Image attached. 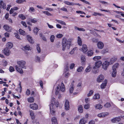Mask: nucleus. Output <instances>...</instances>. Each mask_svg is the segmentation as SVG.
Returning a JSON list of instances; mask_svg holds the SVG:
<instances>
[{
  "label": "nucleus",
  "instance_id": "obj_45",
  "mask_svg": "<svg viewBox=\"0 0 124 124\" xmlns=\"http://www.w3.org/2000/svg\"><path fill=\"white\" fill-rule=\"evenodd\" d=\"M25 0H16V2L18 3H23V2H26Z\"/></svg>",
  "mask_w": 124,
  "mask_h": 124
},
{
  "label": "nucleus",
  "instance_id": "obj_8",
  "mask_svg": "<svg viewBox=\"0 0 124 124\" xmlns=\"http://www.w3.org/2000/svg\"><path fill=\"white\" fill-rule=\"evenodd\" d=\"M108 114L107 112H102L98 114L97 116L100 118H104Z\"/></svg>",
  "mask_w": 124,
  "mask_h": 124
},
{
  "label": "nucleus",
  "instance_id": "obj_59",
  "mask_svg": "<svg viewBox=\"0 0 124 124\" xmlns=\"http://www.w3.org/2000/svg\"><path fill=\"white\" fill-rule=\"evenodd\" d=\"M56 36L57 38H62L63 36L62 34H57Z\"/></svg>",
  "mask_w": 124,
  "mask_h": 124
},
{
  "label": "nucleus",
  "instance_id": "obj_51",
  "mask_svg": "<svg viewBox=\"0 0 124 124\" xmlns=\"http://www.w3.org/2000/svg\"><path fill=\"white\" fill-rule=\"evenodd\" d=\"M90 107V105L88 104L84 105V108L86 109H88Z\"/></svg>",
  "mask_w": 124,
  "mask_h": 124
},
{
  "label": "nucleus",
  "instance_id": "obj_54",
  "mask_svg": "<svg viewBox=\"0 0 124 124\" xmlns=\"http://www.w3.org/2000/svg\"><path fill=\"white\" fill-rule=\"evenodd\" d=\"M93 33L95 36L99 37H101L97 33L96 31H93Z\"/></svg>",
  "mask_w": 124,
  "mask_h": 124
},
{
  "label": "nucleus",
  "instance_id": "obj_6",
  "mask_svg": "<svg viewBox=\"0 0 124 124\" xmlns=\"http://www.w3.org/2000/svg\"><path fill=\"white\" fill-rule=\"evenodd\" d=\"M3 52L5 55L7 56H9L11 53L10 50L7 48H5L3 50Z\"/></svg>",
  "mask_w": 124,
  "mask_h": 124
},
{
  "label": "nucleus",
  "instance_id": "obj_9",
  "mask_svg": "<svg viewBox=\"0 0 124 124\" xmlns=\"http://www.w3.org/2000/svg\"><path fill=\"white\" fill-rule=\"evenodd\" d=\"M74 81H73L72 82L71 84L70 85V86L69 89V91L70 93H72L74 90Z\"/></svg>",
  "mask_w": 124,
  "mask_h": 124
},
{
  "label": "nucleus",
  "instance_id": "obj_64",
  "mask_svg": "<svg viewBox=\"0 0 124 124\" xmlns=\"http://www.w3.org/2000/svg\"><path fill=\"white\" fill-rule=\"evenodd\" d=\"M89 124H95V122L94 121L92 120L89 122Z\"/></svg>",
  "mask_w": 124,
  "mask_h": 124
},
{
  "label": "nucleus",
  "instance_id": "obj_52",
  "mask_svg": "<svg viewBox=\"0 0 124 124\" xmlns=\"http://www.w3.org/2000/svg\"><path fill=\"white\" fill-rule=\"evenodd\" d=\"M40 58L38 56H36L35 58V60L37 62H39L40 61Z\"/></svg>",
  "mask_w": 124,
  "mask_h": 124
},
{
  "label": "nucleus",
  "instance_id": "obj_5",
  "mask_svg": "<svg viewBox=\"0 0 124 124\" xmlns=\"http://www.w3.org/2000/svg\"><path fill=\"white\" fill-rule=\"evenodd\" d=\"M109 62L107 61H105L102 65V68L104 70H106L109 65Z\"/></svg>",
  "mask_w": 124,
  "mask_h": 124
},
{
  "label": "nucleus",
  "instance_id": "obj_14",
  "mask_svg": "<svg viewBox=\"0 0 124 124\" xmlns=\"http://www.w3.org/2000/svg\"><path fill=\"white\" fill-rule=\"evenodd\" d=\"M6 47L9 49H11L12 48L13 46V43L11 42H8L6 44Z\"/></svg>",
  "mask_w": 124,
  "mask_h": 124
},
{
  "label": "nucleus",
  "instance_id": "obj_12",
  "mask_svg": "<svg viewBox=\"0 0 124 124\" xmlns=\"http://www.w3.org/2000/svg\"><path fill=\"white\" fill-rule=\"evenodd\" d=\"M102 63V62L101 61H99L95 63L94 67L99 68L101 65Z\"/></svg>",
  "mask_w": 124,
  "mask_h": 124
},
{
  "label": "nucleus",
  "instance_id": "obj_7",
  "mask_svg": "<svg viewBox=\"0 0 124 124\" xmlns=\"http://www.w3.org/2000/svg\"><path fill=\"white\" fill-rule=\"evenodd\" d=\"M104 79V76L102 74L99 75L97 77V81L98 82H102Z\"/></svg>",
  "mask_w": 124,
  "mask_h": 124
},
{
  "label": "nucleus",
  "instance_id": "obj_19",
  "mask_svg": "<svg viewBox=\"0 0 124 124\" xmlns=\"http://www.w3.org/2000/svg\"><path fill=\"white\" fill-rule=\"evenodd\" d=\"M52 124H58L56 118L55 117H53L51 118Z\"/></svg>",
  "mask_w": 124,
  "mask_h": 124
},
{
  "label": "nucleus",
  "instance_id": "obj_48",
  "mask_svg": "<svg viewBox=\"0 0 124 124\" xmlns=\"http://www.w3.org/2000/svg\"><path fill=\"white\" fill-rule=\"evenodd\" d=\"M19 17L22 20H24L26 18L22 14H19Z\"/></svg>",
  "mask_w": 124,
  "mask_h": 124
},
{
  "label": "nucleus",
  "instance_id": "obj_58",
  "mask_svg": "<svg viewBox=\"0 0 124 124\" xmlns=\"http://www.w3.org/2000/svg\"><path fill=\"white\" fill-rule=\"evenodd\" d=\"M19 32L20 34L23 36L25 35L26 34L25 31H19Z\"/></svg>",
  "mask_w": 124,
  "mask_h": 124
},
{
  "label": "nucleus",
  "instance_id": "obj_41",
  "mask_svg": "<svg viewBox=\"0 0 124 124\" xmlns=\"http://www.w3.org/2000/svg\"><path fill=\"white\" fill-rule=\"evenodd\" d=\"M28 11L29 12L32 13L35 11V9L33 7H31L30 8Z\"/></svg>",
  "mask_w": 124,
  "mask_h": 124
},
{
  "label": "nucleus",
  "instance_id": "obj_60",
  "mask_svg": "<svg viewBox=\"0 0 124 124\" xmlns=\"http://www.w3.org/2000/svg\"><path fill=\"white\" fill-rule=\"evenodd\" d=\"M60 9L61 10H62V11H65V12H67V9L64 7H62V8H61Z\"/></svg>",
  "mask_w": 124,
  "mask_h": 124
},
{
  "label": "nucleus",
  "instance_id": "obj_11",
  "mask_svg": "<svg viewBox=\"0 0 124 124\" xmlns=\"http://www.w3.org/2000/svg\"><path fill=\"white\" fill-rule=\"evenodd\" d=\"M97 46L98 48L102 49L104 46V44L103 42L101 41L98 42L97 43Z\"/></svg>",
  "mask_w": 124,
  "mask_h": 124
},
{
  "label": "nucleus",
  "instance_id": "obj_56",
  "mask_svg": "<svg viewBox=\"0 0 124 124\" xmlns=\"http://www.w3.org/2000/svg\"><path fill=\"white\" fill-rule=\"evenodd\" d=\"M14 34L15 35V37H16L17 39H20V36H19L18 34L17 33H14Z\"/></svg>",
  "mask_w": 124,
  "mask_h": 124
},
{
  "label": "nucleus",
  "instance_id": "obj_39",
  "mask_svg": "<svg viewBox=\"0 0 124 124\" xmlns=\"http://www.w3.org/2000/svg\"><path fill=\"white\" fill-rule=\"evenodd\" d=\"M96 67H94L93 70V73L94 74H96L98 73V70L97 69H96Z\"/></svg>",
  "mask_w": 124,
  "mask_h": 124
},
{
  "label": "nucleus",
  "instance_id": "obj_55",
  "mask_svg": "<svg viewBox=\"0 0 124 124\" xmlns=\"http://www.w3.org/2000/svg\"><path fill=\"white\" fill-rule=\"evenodd\" d=\"M37 49L38 53H39L40 52V49L39 44H37Z\"/></svg>",
  "mask_w": 124,
  "mask_h": 124
},
{
  "label": "nucleus",
  "instance_id": "obj_18",
  "mask_svg": "<svg viewBox=\"0 0 124 124\" xmlns=\"http://www.w3.org/2000/svg\"><path fill=\"white\" fill-rule=\"evenodd\" d=\"M87 48L86 45H82V48L81 49V51L84 53L86 52L87 50Z\"/></svg>",
  "mask_w": 124,
  "mask_h": 124
},
{
  "label": "nucleus",
  "instance_id": "obj_4",
  "mask_svg": "<svg viewBox=\"0 0 124 124\" xmlns=\"http://www.w3.org/2000/svg\"><path fill=\"white\" fill-rule=\"evenodd\" d=\"M72 40V39H69L68 40L65 38H64L62 39V50L65 51L66 48L67 49H70Z\"/></svg>",
  "mask_w": 124,
  "mask_h": 124
},
{
  "label": "nucleus",
  "instance_id": "obj_37",
  "mask_svg": "<svg viewBox=\"0 0 124 124\" xmlns=\"http://www.w3.org/2000/svg\"><path fill=\"white\" fill-rule=\"evenodd\" d=\"M93 92H94L93 90H90L89 93L87 94V96L89 97L91 96L93 94Z\"/></svg>",
  "mask_w": 124,
  "mask_h": 124
},
{
  "label": "nucleus",
  "instance_id": "obj_27",
  "mask_svg": "<svg viewBox=\"0 0 124 124\" xmlns=\"http://www.w3.org/2000/svg\"><path fill=\"white\" fill-rule=\"evenodd\" d=\"M95 108L96 109H99V110L101 109L102 108V106L100 104H96L95 106Z\"/></svg>",
  "mask_w": 124,
  "mask_h": 124
},
{
  "label": "nucleus",
  "instance_id": "obj_44",
  "mask_svg": "<svg viewBox=\"0 0 124 124\" xmlns=\"http://www.w3.org/2000/svg\"><path fill=\"white\" fill-rule=\"evenodd\" d=\"M113 5L115 6V7L119 8H121L122 10L124 11V6H122L121 7L118 6L115 4H113Z\"/></svg>",
  "mask_w": 124,
  "mask_h": 124
},
{
  "label": "nucleus",
  "instance_id": "obj_57",
  "mask_svg": "<svg viewBox=\"0 0 124 124\" xmlns=\"http://www.w3.org/2000/svg\"><path fill=\"white\" fill-rule=\"evenodd\" d=\"M104 106L106 108H109L111 106V105L109 103H107L104 105Z\"/></svg>",
  "mask_w": 124,
  "mask_h": 124
},
{
  "label": "nucleus",
  "instance_id": "obj_40",
  "mask_svg": "<svg viewBox=\"0 0 124 124\" xmlns=\"http://www.w3.org/2000/svg\"><path fill=\"white\" fill-rule=\"evenodd\" d=\"M56 21L58 23H60L61 24H63L65 25H66L65 23L63 21L57 20V19L56 20Z\"/></svg>",
  "mask_w": 124,
  "mask_h": 124
},
{
  "label": "nucleus",
  "instance_id": "obj_26",
  "mask_svg": "<svg viewBox=\"0 0 124 124\" xmlns=\"http://www.w3.org/2000/svg\"><path fill=\"white\" fill-rule=\"evenodd\" d=\"M85 118L83 117L80 120L79 124H85L86 122V121L85 120Z\"/></svg>",
  "mask_w": 124,
  "mask_h": 124
},
{
  "label": "nucleus",
  "instance_id": "obj_61",
  "mask_svg": "<svg viewBox=\"0 0 124 124\" xmlns=\"http://www.w3.org/2000/svg\"><path fill=\"white\" fill-rule=\"evenodd\" d=\"M99 2L102 4H108V3L107 2H106L105 1H101V0H100L99 1Z\"/></svg>",
  "mask_w": 124,
  "mask_h": 124
},
{
  "label": "nucleus",
  "instance_id": "obj_50",
  "mask_svg": "<svg viewBox=\"0 0 124 124\" xmlns=\"http://www.w3.org/2000/svg\"><path fill=\"white\" fill-rule=\"evenodd\" d=\"M77 47H75L73 48L71 51L69 53L71 54H73L74 52V51L76 50Z\"/></svg>",
  "mask_w": 124,
  "mask_h": 124
},
{
  "label": "nucleus",
  "instance_id": "obj_34",
  "mask_svg": "<svg viewBox=\"0 0 124 124\" xmlns=\"http://www.w3.org/2000/svg\"><path fill=\"white\" fill-rule=\"evenodd\" d=\"M83 107L82 105H80L78 106V110L79 112L80 113H82L83 112Z\"/></svg>",
  "mask_w": 124,
  "mask_h": 124
},
{
  "label": "nucleus",
  "instance_id": "obj_1",
  "mask_svg": "<svg viewBox=\"0 0 124 124\" xmlns=\"http://www.w3.org/2000/svg\"><path fill=\"white\" fill-rule=\"evenodd\" d=\"M56 84L57 85L56 89L55 92V94L57 96L59 99L61 97V92H65V88L64 84L62 82L60 81H58L56 83Z\"/></svg>",
  "mask_w": 124,
  "mask_h": 124
},
{
  "label": "nucleus",
  "instance_id": "obj_46",
  "mask_svg": "<svg viewBox=\"0 0 124 124\" xmlns=\"http://www.w3.org/2000/svg\"><path fill=\"white\" fill-rule=\"evenodd\" d=\"M75 29L80 31H85V30L83 28H79L77 27H75Z\"/></svg>",
  "mask_w": 124,
  "mask_h": 124
},
{
  "label": "nucleus",
  "instance_id": "obj_23",
  "mask_svg": "<svg viewBox=\"0 0 124 124\" xmlns=\"http://www.w3.org/2000/svg\"><path fill=\"white\" fill-rule=\"evenodd\" d=\"M23 48L25 50L28 51L31 50V47L29 45H26L25 46H23Z\"/></svg>",
  "mask_w": 124,
  "mask_h": 124
},
{
  "label": "nucleus",
  "instance_id": "obj_42",
  "mask_svg": "<svg viewBox=\"0 0 124 124\" xmlns=\"http://www.w3.org/2000/svg\"><path fill=\"white\" fill-rule=\"evenodd\" d=\"M81 59L82 63H84L85 61V56L82 55L81 56Z\"/></svg>",
  "mask_w": 124,
  "mask_h": 124
},
{
  "label": "nucleus",
  "instance_id": "obj_17",
  "mask_svg": "<svg viewBox=\"0 0 124 124\" xmlns=\"http://www.w3.org/2000/svg\"><path fill=\"white\" fill-rule=\"evenodd\" d=\"M6 8V4L4 3L3 1L0 0V8H3V9H5Z\"/></svg>",
  "mask_w": 124,
  "mask_h": 124
},
{
  "label": "nucleus",
  "instance_id": "obj_10",
  "mask_svg": "<svg viewBox=\"0 0 124 124\" xmlns=\"http://www.w3.org/2000/svg\"><path fill=\"white\" fill-rule=\"evenodd\" d=\"M66 69L64 70L63 74L65 77L66 78H68L70 75V74L68 72V68L67 67H66Z\"/></svg>",
  "mask_w": 124,
  "mask_h": 124
},
{
  "label": "nucleus",
  "instance_id": "obj_28",
  "mask_svg": "<svg viewBox=\"0 0 124 124\" xmlns=\"http://www.w3.org/2000/svg\"><path fill=\"white\" fill-rule=\"evenodd\" d=\"M77 42L78 45L81 46L82 45V41L81 39L80 38L79 36H78V37Z\"/></svg>",
  "mask_w": 124,
  "mask_h": 124
},
{
  "label": "nucleus",
  "instance_id": "obj_33",
  "mask_svg": "<svg viewBox=\"0 0 124 124\" xmlns=\"http://www.w3.org/2000/svg\"><path fill=\"white\" fill-rule=\"evenodd\" d=\"M2 63L3 66H6L8 64V62L5 60H3L2 61Z\"/></svg>",
  "mask_w": 124,
  "mask_h": 124
},
{
  "label": "nucleus",
  "instance_id": "obj_24",
  "mask_svg": "<svg viewBox=\"0 0 124 124\" xmlns=\"http://www.w3.org/2000/svg\"><path fill=\"white\" fill-rule=\"evenodd\" d=\"M117 58L116 57L114 56L112 57L110 60V62L112 63L115 62L117 60Z\"/></svg>",
  "mask_w": 124,
  "mask_h": 124
},
{
  "label": "nucleus",
  "instance_id": "obj_25",
  "mask_svg": "<svg viewBox=\"0 0 124 124\" xmlns=\"http://www.w3.org/2000/svg\"><path fill=\"white\" fill-rule=\"evenodd\" d=\"M113 70L112 73V76L113 77H115L117 71L116 69H112Z\"/></svg>",
  "mask_w": 124,
  "mask_h": 124
},
{
  "label": "nucleus",
  "instance_id": "obj_20",
  "mask_svg": "<svg viewBox=\"0 0 124 124\" xmlns=\"http://www.w3.org/2000/svg\"><path fill=\"white\" fill-rule=\"evenodd\" d=\"M107 82V80H105L103 82L101 85V88L102 89L105 88Z\"/></svg>",
  "mask_w": 124,
  "mask_h": 124
},
{
  "label": "nucleus",
  "instance_id": "obj_36",
  "mask_svg": "<svg viewBox=\"0 0 124 124\" xmlns=\"http://www.w3.org/2000/svg\"><path fill=\"white\" fill-rule=\"evenodd\" d=\"M29 20L32 23H36L37 22V20L35 18L33 19L29 18Z\"/></svg>",
  "mask_w": 124,
  "mask_h": 124
},
{
  "label": "nucleus",
  "instance_id": "obj_35",
  "mask_svg": "<svg viewBox=\"0 0 124 124\" xmlns=\"http://www.w3.org/2000/svg\"><path fill=\"white\" fill-rule=\"evenodd\" d=\"M28 101L29 102L32 103L34 101V98L32 97H30L28 99Z\"/></svg>",
  "mask_w": 124,
  "mask_h": 124
},
{
  "label": "nucleus",
  "instance_id": "obj_63",
  "mask_svg": "<svg viewBox=\"0 0 124 124\" xmlns=\"http://www.w3.org/2000/svg\"><path fill=\"white\" fill-rule=\"evenodd\" d=\"M5 36L6 37H9V34L7 32H6L4 34Z\"/></svg>",
  "mask_w": 124,
  "mask_h": 124
},
{
  "label": "nucleus",
  "instance_id": "obj_16",
  "mask_svg": "<svg viewBox=\"0 0 124 124\" xmlns=\"http://www.w3.org/2000/svg\"><path fill=\"white\" fill-rule=\"evenodd\" d=\"M27 38L28 41L31 44H33L34 43V41L32 37L29 35L27 36Z\"/></svg>",
  "mask_w": 124,
  "mask_h": 124
},
{
  "label": "nucleus",
  "instance_id": "obj_47",
  "mask_svg": "<svg viewBox=\"0 0 124 124\" xmlns=\"http://www.w3.org/2000/svg\"><path fill=\"white\" fill-rule=\"evenodd\" d=\"M83 69V67L82 66H80L77 69V71L78 72H81L82 71Z\"/></svg>",
  "mask_w": 124,
  "mask_h": 124
},
{
  "label": "nucleus",
  "instance_id": "obj_62",
  "mask_svg": "<svg viewBox=\"0 0 124 124\" xmlns=\"http://www.w3.org/2000/svg\"><path fill=\"white\" fill-rule=\"evenodd\" d=\"M75 64L72 63L70 65V69H72L75 66Z\"/></svg>",
  "mask_w": 124,
  "mask_h": 124
},
{
  "label": "nucleus",
  "instance_id": "obj_13",
  "mask_svg": "<svg viewBox=\"0 0 124 124\" xmlns=\"http://www.w3.org/2000/svg\"><path fill=\"white\" fill-rule=\"evenodd\" d=\"M65 110H68L70 108V105L69 101L67 100H66L65 104Z\"/></svg>",
  "mask_w": 124,
  "mask_h": 124
},
{
  "label": "nucleus",
  "instance_id": "obj_31",
  "mask_svg": "<svg viewBox=\"0 0 124 124\" xmlns=\"http://www.w3.org/2000/svg\"><path fill=\"white\" fill-rule=\"evenodd\" d=\"M93 52L91 50H89L87 53V55L88 56H91L93 55Z\"/></svg>",
  "mask_w": 124,
  "mask_h": 124
},
{
  "label": "nucleus",
  "instance_id": "obj_2",
  "mask_svg": "<svg viewBox=\"0 0 124 124\" xmlns=\"http://www.w3.org/2000/svg\"><path fill=\"white\" fill-rule=\"evenodd\" d=\"M55 99L52 97L51 99V102L49 105L50 113L51 115H54L55 114V108L58 106L59 103L57 101H55Z\"/></svg>",
  "mask_w": 124,
  "mask_h": 124
},
{
  "label": "nucleus",
  "instance_id": "obj_32",
  "mask_svg": "<svg viewBox=\"0 0 124 124\" xmlns=\"http://www.w3.org/2000/svg\"><path fill=\"white\" fill-rule=\"evenodd\" d=\"M101 58V56H95L93 58V60L96 61L100 59Z\"/></svg>",
  "mask_w": 124,
  "mask_h": 124
},
{
  "label": "nucleus",
  "instance_id": "obj_43",
  "mask_svg": "<svg viewBox=\"0 0 124 124\" xmlns=\"http://www.w3.org/2000/svg\"><path fill=\"white\" fill-rule=\"evenodd\" d=\"M3 28L6 31L9 30L10 28V27L7 25H4L3 26Z\"/></svg>",
  "mask_w": 124,
  "mask_h": 124
},
{
  "label": "nucleus",
  "instance_id": "obj_22",
  "mask_svg": "<svg viewBox=\"0 0 124 124\" xmlns=\"http://www.w3.org/2000/svg\"><path fill=\"white\" fill-rule=\"evenodd\" d=\"M121 118L120 117H116L113 118L111 120L112 122L113 123L118 122L120 120Z\"/></svg>",
  "mask_w": 124,
  "mask_h": 124
},
{
  "label": "nucleus",
  "instance_id": "obj_15",
  "mask_svg": "<svg viewBox=\"0 0 124 124\" xmlns=\"http://www.w3.org/2000/svg\"><path fill=\"white\" fill-rule=\"evenodd\" d=\"M30 107L33 110H36L38 108V106L37 104L34 103L33 104H31L30 105Z\"/></svg>",
  "mask_w": 124,
  "mask_h": 124
},
{
  "label": "nucleus",
  "instance_id": "obj_30",
  "mask_svg": "<svg viewBox=\"0 0 124 124\" xmlns=\"http://www.w3.org/2000/svg\"><path fill=\"white\" fill-rule=\"evenodd\" d=\"M100 95L98 93H97L95 94L93 97V99L96 100L97 99H99L100 98Z\"/></svg>",
  "mask_w": 124,
  "mask_h": 124
},
{
  "label": "nucleus",
  "instance_id": "obj_29",
  "mask_svg": "<svg viewBox=\"0 0 124 124\" xmlns=\"http://www.w3.org/2000/svg\"><path fill=\"white\" fill-rule=\"evenodd\" d=\"M64 3L65 4L69 6H73L74 3L70 2L68 1H64Z\"/></svg>",
  "mask_w": 124,
  "mask_h": 124
},
{
  "label": "nucleus",
  "instance_id": "obj_38",
  "mask_svg": "<svg viewBox=\"0 0 124 124\" xmlns=\"http://www.w3.org/2000/svg\"><path fill=\"white\" fill-rule=\"evenodd\" d=\"M119 65V63H118L115 64L112 67V69H116L118 67Z\"/></svg>",
  "mask_w": 124,
  "mask_h": 124
},
{
  "label": "nucleus",
  "instance_id": "obj_3",
  "mask_svg": "<svg viewBox=\"0 0 124 124\" xmlns=\"http://www.w3.org/2000/svg\"><path fill=\"white\" fill-rule=\"evenodd\" d=\"M17 63L18 66L17 65L15 66L16 70L21 74H22L23 73V71L22 69H25L26 68L25 66V62L23 60H21L17 61Z\"/></svg>",
  "mask_w": 124,
  "mask_h": 124
},
{
  "label": "nucleus",
  "instance_id": "obj_53",
  "mask_svg": "<svg viewBox=\"0 0 124 124\" xmlns=\"http://www.w3.org/2000/svg\"><path fill=\"white\" fill-rule=\"evenodd\" d=\"M9 71L10 72H12L15 71L14 68L12 66H10L9 68Z\"/></svg>",
  "mask_w": 124,
  "mask_h": 124
},
{
  "label": "nucleus",
  "instance_id": "obj_21",
  "mask_svg": "<svg viewBox=\"0 0 124 124\" xmlns=\"http://www.w3.org/2000/svg\"><path fill=\"white\" fill-rule=\"evenodd\" d=\"M92 69V67L91 65H89L86 68L85 70V72L86 73H88L91 71Z\"/></svg>",
  "mask_w": 124,
  "mask_h": 124
},
{
  "label": "nucleus",
  "instance_id": "obj_49",
  "mask_svg": "<svg viewBox=\"0 0 124 124\" xmlns=\"http://www.w3.org/2000/svg\"><path fill=\"white\" fill-rule=\"evenodd\" d=\"M55 39V37L53 35H52L50 38V39L51 42H54Z\"/></svg>",
  "mask_w": 124,
  "mask_h": 124
}]
</instances>
